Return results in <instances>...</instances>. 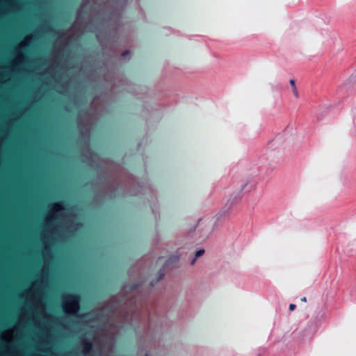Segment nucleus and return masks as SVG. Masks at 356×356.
<instances>
[{
    "label": "nucleus",
    "instance_id": "nucleus-1",
    "mask_svg": "<svg viewBox=\"0 0 356 356\" xmlns=\"http://www.w3.org/2000/svg\"><path fill=\"white\" fill-rule=\"evenodd\" d=\"M65 299V312L67 314L76 316L80 307V296L76 293H69L66 295Z\"/></svg>",
    "mask_w": 356,
    "mask_h": 356
},
{
    "label": "nucleus",
    "instance_id": "nucleus-2",
    "mask_svg": "<svg viewBox=\"0 0 356 356\" xmlns=\"http://www.w3.org/2000/svg\"><path fill=\"white\" fill-rule=\"evenodd\" d=\"M241 191L232 193L230 195L229 198L227 200V203L225 204V208H227V209H230L234 204L237 203L241 200Z\"/></svg>",
    "mask_w": 356,
    "mask_h": 356
},
{
    "label": "nucleus",
    "instance_id": "nucleus-3",
    "mask_svg": "<svg viewBox=\"0 0 356 356\" xmlns=\"http://www.w3.org/2000/svg\"><path fill=\"white\" fill-rule=\"evenodd\" d=\"M82 352L84 355H87L92 352V343L83 339L81 340Z\"/></svg>",
    "mask_w": 356,
    "mask_h": 356
},
{
    "label": "nucleus",
    "instance_id": "nucleus-4",
    "mask_svg": "<svg viewBox=\"0 0 356 356\" xmlns=\"http://www.w3.org/2000/svg\"><path fill=\"white\" fill-rule=\"evenodd\" d=\"M164 276V273H163V269H161L158 273H157V277H156V280H152L150 282V285L152 286H154L157 282H159Z\"/></svg>",
    "mask_w": 356,
    "mask_h": 356
},
{
    "label": "nucleus",
    "instance_id": "nucleus-5",
    "mask_svg": "<svg viewBox=\"0 0 356 356\" xmlns=\"http://www.w3.org/2000/svg\"><path fill=\"white\" fill-rule=\"evenodd\" d=\"M204 253V250L202 249V250H199L198 251L196 252L195 253V257L193 258V259L191 261V265H194V264L195 263V261H196V259L202 255H203Z\"/></svg>",
    "mask_w": 356,
    "mask_h": 356
},
{
    "label": "nucleus",
    "instance_id": "nucleus-6",
    "mask_svg": "<svg viewBox=\"0 0 356 356\" xmlns=\"http://www.w3.org/2000/svg\"><path fill=\"white\" fill-rule=\"evenodd\" d=\"M55 207L59 211L64 210L65 209L63 203H57L55 204Z\"/></svg>",
    "mask_w": 356,
    "mask_h": 356
},
{
    "label": "nucleus",
    "instance_id": "nucleus-7",
    "mask_svg": "<svg viewBox=\"0 0 356 356\" xmlns=\"http://www.w3.org/2000/svg\"><path fill=\"white\" fill-rule=\"evenodd\" d=\"M248 183H249L248 179H245L241 186V191L244 190L246 186L248 184Z\"/></svg>",
    "mask_w": 356,
    "mask_h": 356
},
{
    "label": "nucleus",
    "instance_id": "nucleus-8",
    "mask_svg": "<svg viewBox=\"0 0 356 356\" xmlns=\"http://www.w3.org/2000/svg\"><path fill=\"white\" fill-rule=\"evenodd\" d=\"M292 92H293V95L296 98H298V91L296 86H294V88H292Z\"/></svg>",
    "mask_w": 356,
    "mask_h": 356
},
{
    "label": "nucleus",
    "instance_id": "nucleus-9",
    "mask_svg": "<svg viewBox=\"0 0 356 356\" xmlns=\"http://www.w3.org/2000/svg\"><path fill=\"white\" fill-rule=\"evenodd\" d=\"M296 307V305L295 304H290L289 305V310L293 311Z\"/></svg>",
    "mask_w": 356,
    "mask_h": 356
},
{
    "label": "nucleus",
    "instance_id": "nucleus-10",
    "mask_svg": "<svg viewBox=\"0 0 356 356\" xmlns=\"http://www.w3.org/2000/svg\"><path fill=\"white\" fill-rule=\"evenodd\" d=\"M130 54L129 51L127 50V51H124L122 54V57H126L127 55H129Z\"/></svg>",
    "mask_w": 356,
    "mask_h": 356
},
{
    "label": "nucleus",
    "instance_id": "nucleus-11",
    "mask_svg": "<svg viewBox=\"0 0 356 356\" xmlns=\"http://www.w3.org/2000/svg\"><path fill=\"white\" fill-rule=\"evenodd\" d=\"M290 85L291 86L292 88H294V86H296L295 81L293 79H291L289 81Z\"/></svg>",
    "mask_w": 356,
    "mask_h": 356
},
{
    "label": "nucleus",
    "instance_id": "nucleus-12",
    "mask_svg": "<svg viewBox=\"0 0 356 356\" xmlns=\"http://www.w3.org/2000/svg\"><path fill=\"white\" fill-rule=\"evenodd\" d=\"M301 301H302V302H307V298H306V297H303V298H301Z\"/></svg>",
    "mask_w": 356,
    "mask_h": 356
},
{
    "label": "nucleus",
    "instance_id": "nucleus-13",
    "mask_svg": "<svg viewBox=\"0 0 356 356\" xmlns=\"http://www.w3.org/2000/svg\"><path fill=\"white\" fill-rule=\"evenodd\" d=\"M136 288V285H132L131 287V289H135Z\"/></svg>",
    "mask_w": 356,
    "mask_h": 356
},
{
    "label": "nucleus",
    "instance_id": "nucleus-14",
    "mask_svg": "<svg viewBox=\"0 0 356 356\" xmlns=\"http://www.w3.org/2000/svg\"><path fill=\"white\" fill-rule=\"evenodd\" d=\"M163 259V257H159V259H158V262H160L161 261V260Z\"/></svg>",
    "mask_w": 356,
    "mask_h": 356
},
{
    "label": "nucleus",
    "instance_id": "nucleus-15",
    "mask_svg": "<svg viewBox=\"0 0 356 356\" xmlns=\"http://www.w3.org/2000/svg\"><path fill=\"white\" fill-rule=\"evenodd\" d=\"M168 264V261H166L164 265L166 266Z\"/></svg>",
    "mask_w": 356,
    "mask_h": 356
}]
</instances>
